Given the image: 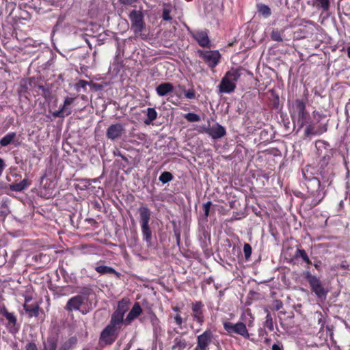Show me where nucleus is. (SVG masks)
<instances>
[{"instance_id": "obj_1", "label": "nucleus", "mask_w": 350, "mask_h": 350, "mask_svg": "<svg viewBox=\"0 0 350 350\" xmlns=\"http://www.w3.org/2000/svg\"><path fill=\"white\" fill-rule=\"evenodd\" d=\"M240 77L239 70L235 68L230 69L225 74L218 85L219 92L226 94L234 92L236 88V83Z\"/></svg>"}, {"instance_id": "obj_2", "label": "nucleus", "mask_w": 350, "mask_h": 350, "mask_svg": "<svg viewBox=\"0 0 350 350\" xmlns=\"http://www.w3.org/2000/svg\"><path fill=\"white\" fill-rule=\"evenodd\" d=\"M290 113L293 120L299 124V129L302 128L308 116L306 111V103L299 99L295 100L290 105Z\"/></svg>"}, {"instance_id": "obj_3", "label": "nucleus", "mask_w": 350, "mask_h": 350, "mask_svg": "<svg viewBox=\"0 0 350 350\" xmlns=\"http://www.w3.org/2000/svg\"><path fill=\"white\" fill-rule=\"evenodd\" d=\"M306 187L310 197L312 198V203L316 206L320 203L325 196L324 187L321 185L320 180L316 177H312L306 182Z\"/></svg>"}, {"instance_id": "obj_4", "label": "nucleus", "mask_w": 350, "mask_h": 350, "mask_svg": "<svg viewBox=\"0 0 350 350\" xmlns=\"http://www.w3.org/2000/svg\"><path fill=\"white\" fill-rule=\"evenodd\" d=\"M122 325L110 320L109 325L102 331L99 339L100 345H111L117 338L118 331Z\"/></svg>"}, {"instance_id": "obj_5", "label": "nucleus", "mask_w": 350, "mask_h": 350, "mask_svg": "<svg viewBox=\"0 0 350 350\" xmlns=\"http://www.w3.org/2000/svg\"><path fill=\"white\" fill-rule=\"evenodd\" d=\"M313 121L312 124H308L304 131V135L307 137L311 135H319L327 131V126L325 124H321L319 126H316L315 124L321 122L323 116L318 111H314L312 113Z\"/></svg>"}, {"instance_id": "obj_6", "label": "nucleus", "mask_w": 350, "mask_h": 350, "mask_svg": "<svg viewBox=\"0 0 350 350\" xmlns=\"http://www.w3.org/2000/svg\"><path fill=\"white\" fill-rule=\"evenodd\" d=\"M139 213L140 216L139 221L142 226V231L144 239L146 240L148 243L150 244L152 234L151 230L148 226L150 211L148 208L142 206L139 208Z\"/></svg>"}, {"instance_id": "obj_7", "label": "nucleus", "mask_w": 350, "mask_h": 350, "mask_svg": "<svg viewBox=\"0 0 350 350\" xmlns=\"http://www.w3.org/2000/svg\"><path fill=\"white\" fill-rule=\"evenodd\" d=\"M224 327L229 334H237L245 338L250 337L246 325L242 322L232 323L226 321L224 323Z\"/></svg>"}, {"instance_id": "obj_8", "label": "nucleus", "mask_w": 350, "mask_h": 350, "mask_svg": "<svg viewBox=\"0 0 350 350\" xmlns=\"http://www.w3.org/2000/svg\"><path fill=\"white\" fill-rule=\"evenodd\" d=\"M129 301L126 299H122L118 302V306L115 312L111 317L113 321L123 325H124V316L125 312L129 310Z\"/></svg>"}, {"instance_id": "obj_9", "label": "nucleus", "mask_w": 350, "mask_h": 350, "mask_svg": "<svg viewBox=\"0 0 350 350\" xmlns=\"http://www.w3.org/2000/svg\"><path fill=\"white\" fill-rule=\"evenodd\" d=\"M200 56L211 68L215 67L220 60V53L218 51H199Z\"/></svg>"}, {"instance_id": "obj_10", "label": "nucleus", "mask_w": 350, "mask_h": 350, "mask_svg": "<svg viewBox=\"0 0 350 350\" xmlns=\"http://www.w3.org/2000/svg\"><path fill=\"white\" fill-rule=\"evenodd\" d=\"M306 274V278L316 295L319 298H325L326 291L321 285L320 280L316 276L312 275L310 272H307Z\"/></svg>"}, {"instance_id": "obj_11", "label": "nucleus", "mask_w": 350, "mask_h": 350, "mask_svg": "<svg viewBox=\"0 0 350 350\" xmlns=\"http://www.w3.org/2000/svg\"><path fill=\"white\" fill-rule=\"evenodd\" d=\"M131 29L135 33H139L144 28L143 15L140 12L132 10L129 14Z\"/></svg>"}, {"instance_id": "obj_12", "label": "nucleus", "mask_w": 350, "mask_h": 350, "mask_svg": "<svg viewBox=\"0 0 350 350\" xmlns=\"http://www.w3.org/2000/svg\"><path fill=\"white\" fill-rule=\"evenodd\" d=\"M213 335L210 329H206L197 337V347L195 350H208Z\"/></svg>"}, {"instance_id": "obj_13", "label": "nucleus", "mask_w": 350, "mask_h": 350, "mask_svg": "<svg viewBox=\"0 0 350 350\" xmlns=\"http://www.w3.org/2000/svg\"><path fill=\"white\" fill-rule=\"evenodd\" d=\"M0 314L5 317L8 321V326L11 332L15 333L18 332L17 319L14 313L8 312L4 305L0 306Z\"/></svg>"}, {"instance_id": "obj_14", "label": "nucleus", "mask_w": 350, "mask_h": 350, "mask_svg": "<svg viewBox=\"0 0 350 350\" xmlns=\"http://www.w3.org/2000/svg\"><path fill=\"white\" fill-rule=\"evenodd\" d=\"M125 129L123 124L117 123L109 126L106 131V136L111 140L120 139L124 133Z\"/></svg>"}, {"instance_id": "obj_15", "label": "nucleus", "mask_w": 350, "mask_h": 350, "mask_svg": "<svg viewBox=\"0 0 350 350\" xmlns=\"http://www.w3.org/2000/svg\"><path fill=\"white\" fill-rule=\"evenodd\" d=\"M84 303V297L81 295H76L68 299L66 310L68 311L77 310Z\"/></svg>"}, {"instance_id": "obj_16", "label": "nucleus", "mask_w": 350, "mask_h": 350, "mask_svg": "<svg viewBox=\"0 0 350 350\" xmlns=\"http://www.w3.org/2000/svg\"><path fill=\"white\" fill-rule=\"evenodd\" d=\"M108 3L104 0H93L90 11L92 14H97L107 10Z\"/></svg>"}, {"instance_id": "obj_17", "label": "nucleus", "mask_w": 350, "mask_h": 350, "mask_svg": "<svg viewBox=\"0 0 350 350\" xmlns=\"http://www.w3.org/2000/svg\"><path fill=\"white\" fill-rule=\"evenodd\" d=\"M193 38L202 47H208L210 45V40L208 33L204 31H198L192 33Z\"/></svg>"}, {"instance_id": "obj_18", "label": "nucleus", "mask_w": 350, "mask_h": 350, "mask_svg": "<svg viewBox=\"0 0 350 350\" xmlns=\"http://www.w3.org/2000/svg\"><path fill=\"white\" fill-rule=\"evenodd\" d=\"M203 305L200 301L192 304V317L194 320L202 324L204 322V315L202 312Z\"/></svg>"}, {"instance_id": "obj_19", "label": "nucleus", "mask_w": 350, "mask_h": 350, "mask_svg": "<svg viewBox=\"0 0 350 350\" xmlns=\"http://www.w3.org/2000/svg\"><path fill=\"white\" fill-rule=\"evenodd\" d=\"M142 312V308L139 304H135L131 310L128 314L126 318L124 320V325H128L131 321L137 318Z\"/></svg>"}, {"instance_id": "obj_20", "label": "nucleus", "mask_w": 350, "mask_h": 350, "mask_svg": "<svg viewBox=\"0 0 350 350\" xmlns=\"http://www.w3.org/2000/svg\"><path fill=\"white\" fill-rule=\"evenodd\" d=\"M161 18L163 21H170L172 19V12L174 7L171 3H162L161 4Z\"/></svg>"}, {"instance_id": "obj_21", "label": "nucleus", "mask_w": 350, "mask_h": 350, "mask_svg": "<svg viewBox=\"0 0 350 350\" xmlns=\"http://www.w3.org/2000/svg\"><path fill=\"white\" fill-rule=\"evenodd\" d=\"M208 133L213 138L218 139L225 135L226 130L222 126L217 124L211 127Z\"/></svg>"}, {"instance_id": "obj_22", "label": "nucleus", "mask_w": 350, "mask_h": 350, "mask_svg": "<svg viewBox=\"0 0 350 350\" xmlns=\"http://www.w3.org/2000/svg\"><path fill=\"white\" fill-rule=\"evenodd\" d=\"M187 346V340L182 336L176 337L172 345V350H183Z\"/></svg>"}, {"instance_id": "obj_23", "label": "nucleus", "mask_w": 350, "mask_h": 350, "mask_svg": "<svg viewBox=\"0 0 350 350\" xmlns=\"http://www.w3.org/2000/svg\"><path fill=\"white\" fill-rule=\"evenodd\" d=\"M156 90L159 96H165L173 92V86L170 83H163L159 85Z\"/></svg>"}, {"instance_id": "obj_24", "label": "nucleus", "mask_w": 350, "mask_h": 350, "mask_svg": "<svg viewBox=\"0 0 350 350\" xmlns=\"http://www.w3.org/2000/svg\"><path fill=\"white\" fill-rule=\"evenodd\" d=\"M16 137V133L14 132L8 133L0 140L1 146H7L12 143H14V139Z\"/></svg>"}, {"instance_id": "obj_25", "label": "nucleus", "mask_w": 350, "mask_h": 350, "mask_svg": "<svg viewBox=\"0 0 350 350\" xmlns=\"http://www.w3.org/2000/svg\"><path fill=\"white\" fill-rule=\"evenodd\" d=\"M24 310L28 313L29 317H38L39 314V306L38 305H28L25 304Z\"/></svg>"}, {"instance_id": "obj_26", "label": "nucleus", "mask_w": 350, "mask_h": 350, "mask_svg": "<svg viewBox=\"0 0 350 350\" xmlns=\"http://www.w3.org/2000/svg\"><path fill=\"white\" fill-rule=\"evenodd\" d=\"M29 185L28 181L27 179H23L21 183L12 184L10 185V188L12 191H21L26 189Z\"/></svg>"}, {"instance_id": "obj_27", "label": "nucleus", "mask_w": 350, "mask_h": 350, "mask_svg": "<svg viewBox=\"0 0 350 350\" xmlns=\"http://www.w3.org/2000/svg\"><path fill=\"white\" fill-rule=\"evenodd\" d=\"M95 270L100 274H107V273H109V274L115 273L116 275L118 274L114 269H113L111 267H108V266H105V265L98 266V267H95Z\"/></svg>"}, {"instance_id": "obj_28", "label": "nucleus", "mask_w": 350, "mask_h": 350, "mask_svg": "<svg viewBox=\"0 0 350 350\" xmlns=\"http://www.w3.org/2000/svg\"><path fill=\"white\" fill-rule=\"evenodd\" d=\"M314 5L323 11H327L329 8V0H314Z\"/></svg>"}, {"instance_id": "obj_29", "label": "nucleus", "mask_w": 350, "mask_h": 350, "mask_svg": "<svg viewBox=\"0 0 350 350\" xmlns=\"http://www.w3.org/2000/svg\"><path fill=\"white\" fill-rule=\"evenodd\" d=\"M257 9L258 12L265 18H267L271 15V10L267 5L262 3L258 4Z\"/></svg>"}, {"instance_id": "obj_30", "label": "nucleus", "mask_w": 350, "mask_h": 350, "mask_svg": "<svg viewBox=\"0 0 350 350\" xmlns=\"http://www.w3.org/2000/svg\"><path fill=\"white\" fill-rule=\"evenodd\" d=\"M296 258H301L302 260L308 264H310L311 261L307 255L306 252L301 249H297L295 252Z\"/></svg>"}, {"instance_id": "obj_31", "label": "nucleus", "mask_w": 350, "mask_h": 350, "mask_svg": "<svg viewBox=\"0 0 350 350\" xmlns=\"http://www.w3.org/2000/svg\"><path fill=\"white\" fill-rule=\"evenodd\" d=\"M184 117L187 121L191 122H198L200 120V116L194 113H186L184 115Z\"/></svg>"}, {"instance_id": "obj_32", "label": "nucleus", "mask_w": 350, "mask_h": 350, "mask_svg": "<svg viewBox=\"0 0 350 350\" xmlns=\"http://www.w3.org/2000/svg\"><path fill=\"white\" fill-rule=\"evenodd\" d=\"M75 98H71V97H66L64 99V104L61 107L66 111V112L71 111L70 109H69L68 107L75 100Z\"/></svg>"}, {"instance_id": "obj_33", "label": "nucleus", "mask_w": 350, "mask_h": 350, "mask_svg": "<svg viewBox=\"0 0 350 350\" xmlns=\"http://www.w3.org/2000/svg\"><path fill=\"white\" fill-rule=\"evenodd\" d=\"M159 179L163 183H166L172 179V175L170 172H165L161 174Z\"/></svg>"}, {"instance_id": "obj_34", "label": "nucleus", "mask_w": 350, "mask_h": 350, "mask_svg": "<svg viewBox=\"0 0 350 350\" xmlns=\"http://www.w3.org/2000/svg\"><path fill=\"white\" fill-rule=\"evenodd\" d=\"M57 344L53 340H48L46 343L44 344V348L42 350H56Z\"/></svg>"}, {"instance_id": "obj_35", "label": "nucleus", "mask_w": 350, "mask_h": 350, "mask_svg": "<svg viewBox=\"0 0 350 350\" xmlns=\"http://www.w3.org/2000/svg\"><path fill=\"white\" fill-rule=\"evenodd\" d=\"M70 114H71V111L66 112V111L61 107L58 111L53 113V116L55 118H64L65 116H69Z\"/></svg>"}, {"instance_id": "obj_36", "label": "nucleus", "mask_w": 350, "mask_h": 350, "mask_svg": "<svg viewBox=\"0 0 350 350\" xmlns=\"http://www.w3.org/2000/svg\"><path fill=\"white\" fill-rule=\"evenodd\" d=\"M265 326L270 330L273 331V319L270 313H268L266 317Z\"/></svg>"}, {"instance_id": "obj_37", "label": "nucleus", "mask_w": 350, "mask_h": 350, "mask_svg": "<svg viewBox=\"0 0 350 350\" xmlns=\"http://www.w3.org/2000/svg\"><path fill=\"white\" fill-rule=\"evenodd\" d=\"M271 38L274 41L281 42L282 41V35L280 31L275 29L273 30L271 33Z\"/></svg>"}, {"instance_id": "obj_38", "label": "nucleus", "mask_w": 350, "mask_h": 350, "mask_svg": "<svg viewBox=\"0 0 350 350\" xmlns=\"http://www.w3.org/2000/svg\"><path fill=\"white\" fill-rule=\"evenodd\" d=\"M153 121V108L148 109L147 118L144 120V123L149 125Z\"/></svg>"}, {"instance_id": "obj_39", "label": "nucleus", "mask_w": 350, "mask_h": 350, "mask_svg": "<svg viewBox=\"0 0 350 350\" xmlns=\"http://www.w3.org/2000/svg\"><path fill=\"white\" fill-rule=\"evenodd\" d=\"M243 252L245 258L247 260L252 254V247L248 243H245L243 246Z\"/></svg>"}, {"instance_id": "obj_40", "label": "nucleus", "mask_w": 350, "mask_h": 350, "mask_svg": "<svg viewBox=\"0 0 350 350\" xmlns=\"http://www.w3.org/2000/svg\"><path fill=\"white\" fill-rule=\"evenodd\" d=\"M211 206V202H207L206 203L204 204L203 208H204V212L206 217L208 215L209 213V209Z\"/></svg>"}, {"instance_id": "obj_41", "label": "nucleus", "mask_w": 350, "mask_h": 350, "mask_svg": "<svg viewBox=\"0 0 350 350\" xmlns=\"http://www.w3.org/2000/svg\"><path fill=\"white\" fill-rule=\"evenodd\" d=\"M185 97L189 99H192L195 98V92L193 90H189L185 93Z\"/></svg>"}, {"instance_id": "obj_42", "label": "nucleus", "mask_w": 350, "mask_h": 350, "mask_svg": "<svg viewBox=\"0 0 350 350\" xmlns=\"http://www.w3.org/2000/svg\"><path fill=\"white\" fill-rule=\"evenodd\" d=\"M88 84V82L84 80H80L79 83L77 84V90H79V88L85 89L86 88V85Z\"/></svg>"}, {"instance_id": "obj_43", "label": "nucleus", "mask_w": 350, "mask_h": 350, "mask_svg": "<svg viewBox=\"0 0 350 350\" xmlns=\"http://www.w3.org/2000/svg\"><path fill=\"white\" fill-rule=\"evenodd\" d=\"M25 350H38L37 346L34 342H28L25 346Z\"/></svg>"}, {"instance_id": "obj_44", "label": "nucleus", "mask_w": 350, "mask_h": 350, "mask_svg": "<svg viewBox=\"0 0 350 350\" xmlns=\"http://www.w3.org/2000/svg\"><path fill=\"white\" fill-rule=\"evenodd\" d=\"M174 321L176 325L180 326L183 322L182 317L178 313L174 316Z\"/></svg>"}, {"instance_id": "obj_45", "label": "nucleus", "mask_w": 350, "mask_h": 350, "mask_svg": "<svg viewBox=\"0 0 350 350\" xmlns=\"http://www.w3.org/2000/svg\"><path fill=\"white\" fill-rule=\"evenodd\" d=\"M137 0H119V2L121 4L125 5H130L133 3H135Z\"/></svg>"}, {"instance_id": "obj_46", "label": "nucleus", "mask_w": 350, "mask_h": 350, "mask_svg": "<svg viewBox=\"0 0 350 350\" xmlns=\"http://www.w3.org/2000/svg\"><path fill=\"white\" fill-rule=\"evenodd\" d=\"M6 165L1 158H0V176L2 175V173Z\"/></svg>"}, {"instance_id": "obj_47", "label": "nucleus", "mask_w": 350, "mask_h": 350, "mask_svg": "<svg viewBox=\"0 0 350 350\" xmlns=\"http://www.w3.org/2000/svg\"><path fill=\"white\" fill-rule=\"evenodd\" d=\"M282 347L280 346L278 344H273L272 346V350H282Z\"/></svg>"}, {"instance_id": "obj_48", "label": "nucleus", "mask_w": 350, "mask_h": 350, "mask_svg": "<svg viewBox=\"0 0 350 350\" xmlns=\"http://www.w3.org/2000/svg\"><path fill=\"white\" fill-rule=\"evenodd\" d=\"M159 329V336H161V333H162V332H163V331H162V329H161V327H160V326H159V327H154V332H155V331H157V329Z\"/></svg>"}, {"instance_id": "obj_49", "label": "nucleus", "mask_w": 350, "mask_h": 350, "mask_svg": "<svg viewBox=\"0 0 350 350\" xmlns=\"http://www.w3.org/2000/svg\"><path fill=\"white\" fill-rule=\"evenodd\" d=\"M348 57L350 58V46L347 49Z\"/></svg>"}, {"instance_id": "obj_50", "label": "nucleus", "mask_w": 350, "mask_h": 350, "mask_svg": "<svg viewBox=\"0 0 350 350\" xmlns=\"http://www.w3.org/2000/svg\"><path fill=\"white\" fill-rule=\"evenodd\" d=\"M173 310H174L175 312H178V311H179L178 308V307H176H176H174V308H173Z\"/></svg>"}, {"instance_id": "obj_51", "label": "nucleus", "mask_w": 350, "mask_h": 350, "mask_svg": "<svg viewBox=\"0 0 350 350\" xmlns=\"http://www.w3.org/2000/svg\"><path fill=\"white\" fill-rule=\"evenodd\" d=\"M154 119H155V118H156V117H157V113H156V111H154Z\"/></svg>"}, {"instance_id": "obj_52", "label": "nucleus", "mask_w": 350, "mask_h": 350, "mask_svg": "<svg viewBox=\"0 0 350 350\" xmlns=\"http://www.w3.org/2000/svg\"><path fill=\"white\" fill-rule=\"evenodd\" d=\"M252 321H250V323H248V325H251Z\"/></svg>"}, {"instance_id": "obj_53", "label": "nucleus", "mask_w": 350, "mask_h": 350, "mask_svg": "<svg viewBox=\"0 0 350 350\" xmlns=\"http://www.w3.org/2000/svg\"><path fill=\"white\" fill-rule=\"evenodd\" d=\"M28 300H29V298L26 299L25 301H27Z\"/></svg>"}, {"instance_id": "obj_54", "label": "nucleus", "mask_w": 350, "mask_h": 350, "mask_svg": "<svg viewBox=\"0 0 350 350\" xmlns=\"http://www.w3.org/2000/svg\"><path fill=\"white\" fill-rule=\"evenodd\" d=\"M28 300H29V298L26 299L25 301H27Z\"/></svg>"}, {"instance_id": "obj_55", "label": "nucleus", "mask_w": 350, "mask_h": 350, "mask_svg": "<svg viewBox=\"0 0 350 350\" xmlns=\"http://www.w3.org/2000/svg\"><path fill=\"white\" fill-rule=\"evenodd\" d=\"M156 338H157V340H159V336H156Z\"/></svg>"}, {"instance_id": "obj_56", "label": "nucleus", "mask_w": 350, "mask_h": 350, "mask_svg": "<svg viewBox=\"0 0 350 350\" xmlns=\"http://www.w3.org/2000/svg\"><path fill=\"white\" fill-rule=\"evenodd\" d=\"M350 350V349H349Z\"/></svg>"}]
</instances>
